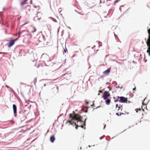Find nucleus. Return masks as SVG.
<instances>
[{"label": "nucleus", "mask_w": 150, "mask_h": 150, "mask_svg": "<svg viewBox=\"0 0 150 150\" xmlns=\"http://www.w3.org/2000/svg\"><path fill=\"white\" fill-rule=\"evenodd\" d=\"M69 117L71 118L70 121L68 120L66 123H69L70 124H74L76 125V128L77 129L78 127H81L83 128L86 126V121L87 119L85 118L84 121H83V117L78 114H69Z\"/></svg>", "instance_id": "1"}, {"label": "nucleus", "mask_w": 150, "mask_h": 150, "mask_svg": "<svg viewBox=\"0 0 150 150\" xmlns=\"http://www.w3.org/2000/svg\"><path fill=\"white\" fill-rule=\"evenodd\" d=\"M20 35V34H19V37L18 38L15 39L11 40L8 44V47H10L12 46L14 44L15 42L16 41L18 40V38L19 37Z\"/></svg>", "instance_id": "2"}, {"label": "nucleus", "mask_w": 150, "mask_h": 150, "mask_svg": "<svg viewBox=\"0 0 150 150\" xmlns=\"http://www.w3.org/2000/svg\"><path fill=\"white\" fill-rule=\"evenodd\" d=\"M148 32L149 34V38L147 40L146 44L148 47V49L150 51V28L148 30Z\"/></svg>", "instance_id": "3"}, {"label": "nucleus", "mask_w": 150, "mask_h": 150, "mask_svg": "<svg viewBox=\"0 0 150 150\" xmlns=\"http://www.w3.org/2000/svg\"><path fill=\"white\" fill-rule=\"evenodd\" d=\"M110 96V95L109 92L108 91H105L103 93L102 97L105 100L109 97Z\"/></svg>", "instance_id": "4"}, {"label": "nucleus", "mask_w": 150, "mask_h": 150, "mask_svg": "<svg viewBox=\"0 0 150 150\" xmlns=\"http://www.w3.org/2000/svg\"><path fill=\"white\" fill-rule=\"evenodd\" d=\"M117 98H120V100L119 101V102L122 103H125L127 101V98H125L123 96H121L120 97L118 96Z\"/></svg>", "instance_id": "5"}, {"label": "nucleus", "mask_w": 150, "mask_h": 150, "mask_svg": "<svg viewBox=\"0 0 150 150\" xmlns=\"http://www.w3.org/2000/svg\"><path fill=\"white\" fill-rule=\"evenodd\" d=\"M116 109L117 110L118 112H119V111L121 112V111L123 109V107L122 106L120 105H118V104H116Z\"/></svg>", "instance_id": "6"}, {"label": "nucleus", "mask_w": 150, "mask_h": 150, "mask_svg": "<svg viewBox=\"0 0 150 150\" xmlns=\"http://www.w3.org/2000/svg\"><path fill=\"white\" fill-rule=\"evenodd\" d=\"M13 111L14 115L15 117L16 116L17 108L15 104H13Z\"/></svg>", "instance_id": "7"}, {"label": "nucleus", "mask_w": 150, "mask_h": 150, "mask_svg": "<svg viewBox=\"0 0 150 150\" xmlns=\"http://www.w3.org/2000/svg\"><path fill=\"white\" fill-rule=\"evenodd\" d=\"M27 118L26 116H25L24 114L21 115L20 117V119L21 121H23L25 120Z\"/></svg>", "instance_id": "8"}, {"label": "nucleus", "mask_w": 150, "mask_h": 150, "mask_svg": "<svg viewBox=\"0 0 150 150\" xmlns=\"http://www.w3.org/2000/svg\"><path fill=\"white\" fill-rule=\"evenodd\" d=\"M110 68H108L107 70L103 72V74L104 75H108V74L110 72Z\"/></svg>", "instance_id": "9"}, {"label": "nucleus", "mask_w": 150, "mask_h": 150, "mask_svg": "<svg viewBox=\"0 0 150 150\" xmlns=\"http://www.w3.org/2000/svg\"><path fill=\"white\" fill-rule=\"evenodd\" d=\"M106 100L105 101V103L107 105H109L110 104V102H111V100L110 98H107L105 99Z\"/></svg>", "instance_id": "10"}, {"label": "nucleus", "mask_w": 150, "mask_h": 150, "mask_svg": "<svg viewBox=\"0 0 150 150\" xmlns=\"http://www.w3.org/2000/svg\"><path fill=\"white\" fill-rule=\"evenodd\" d=\"M55 140V138L54 136H52L50 137V141L51 142L53 143Z\"/></svg>", "instance_id": "11"}, {"label": "nucleus", "mask_w": 150, "mask_h": 150, "mask_svg": "<svg viewBox=\"0 0 150 150\" xmlns=\"http://www.w3.org/2000/svg\"><path fill=\"white\" fill-rule=\"evenodd\" d=\"M28 0H25L24 1H22L21 3V6H23L25 4H27V2L28 1Z\"/></svg>", "instance_id": "12"}, {"label": "nucleus", "mask_w": 150, "mask_h": 150, "mask_svg": "<svg viewBox=\"0 0 150 150\" xmlns=\"http://www.w3.org/2000/svg\"><path fill=\"white\" fill-rule=\"evenodd\" d=\"M124 113H122V112H120V111H119V112H118L116 113V115L118 116H120L121 115H124Z\"/></svg>", "instance_id": "13"}, {"label": "nucleus", "mask_w": 150, "mask_h": 150, "mask_svg": "<svg viewBox=\"0 0 150 150\" xmlns=\"http://www.w3.org/2000/svg\"><path fill=\"white\" fill-rule=\"evenodd\" d=\"M147 99V98H145L144 100V101L142 102V104L143 105H146L147 104V103H148V102H145V101H146V100Z\"/></svg>", "instance_id": "14"}, {"label": "nucleus", "mask_w": 150, "mask_h": 150, "mask_svg": "<svg viewBox=\"0 0 150 150\" xmlns=\"http://www.w3.org/2000/svg\"><path fill=\"white\" fill-rule=\"evenodd\" d=\"M37 82V78H35L33 80V82L35 85L36 84V83Z\"/></svg>", "instance_id": "15"}, {"label": "nucleus", "mask_w": 150, "mask_h": 150, "mask_svg": "<svg viewBox=\"0 0 150 150\" xmlns=\"http://www.w3.org/2000/svg\"><path fill=\"white\" fill-rule=\"evenodd\" d=\"M64 52L66 53L67 52V49L65 48V49H64Z\"/></svg>", "instance_id": "16"}, {"label": "nucleus", "mask_w": 150, "mask_h": 150, "mask_svg": "<svg viewBox=\"0 0 150 150\" xmlns=\"http://www.w3.org/2000/svg\"><path fill=\"white\" fill-rule=\"evenodd\" d=\"M59 12L60 13H61V12L62 11V8H60L59 9Z\"/></svg>", "instance_id": "17"}, {"label": "nucleus", "mask_w": 150, "mask_h": 150, "mask_svg": "<svg viewBox=\"0 0 150 150\" xmlns=\"http://www.w3.org/2000/svg\"><path fill=\"white\" fill-rule=\"evenodd\" d=\"M33 29H34V30L33 31V32H35L36 31V29L35 28H33Z\"/></svg>", "instance_id": "18"}, {"label": "nucleus", "mask_w": 150, "mask_h": 150, "mask_svg": "<svg viewBox=\"0 0 150 150\" xmlns=\"http://www.w3.org/2000/svg\"><path fill=\"white\" fill-rule=\"evenodd\" d=\"M147 52H149V55H150V51L149 50H148L147 51Z\"/></svg>", "instance_id": "19"}, {"label": "nucleus", "mask_w": 150, "mask_h": 150, "mask_svg": "<svg viewBox=\"0 0 150 150\" xmlns=\"http://www.w3.org/2000/svg\"><path fill=\"white\" fill-rule=\"evenodd\" d=\"M54 22H55L56 21V20H55V19L54 18H53V19L52 20Z\"/></svg>", "instance_id": "20"}, {"label": "nucleus", "mask_w": 150, "mask_h": 150, "mask_svg": "<svg viewBox=\"0 0 150 150\" xmlns=\"http://www.w3.org/2000/svg\"><path fill=\"white\" fill-rule=\"evenodd\" d=\"M119 100H118L117 99H116V100H115V102H116L117 101H119Z\"/></svg>", "instance_id": "21"}, {"label": "nucleus", "mask_w": 150, "mask_h": 150, "mask_svg": "<svg viewBox=\"0 0 150 150\" xmlns=\"http://www.w3.org/2000/svg\"><path fill=\"white\" fill-rule=\"evenodd\" d=\"M135 89H136V88H133V91H134L135 90Z\"/></svg>", "instance_id": "22"}, {"label": "nucleus", "mask_w": 150, "mask_h": 150, "mask_svg": "<svg viewBox=\"0 0 150 150\" xmlns=\"http://www.w3.org/2000/svg\"><path fill=\"white\" fill-rule=\"evenodd\" d=\"M108 88H110L109 87H108Z\"/></svg>", "instance_id": "23"}, {"label": "nucleus", "mask_w": 150, "mask_h": 150, "mask_svg": "<svg viewBox=\"0 0 150 150\" xmlns=\"http://www.w3.org/2000/svg\"><path fill=\"white\" fill-rule=\"evenodd\" d=\"M100 92H102L101 91H100Z\"/></svg>", "instance_id": "24"}, {"label": "nucleus", "mask_w": 150, "mask_h": 150, "mask_svg": "<svg viewBox=\"0 0 150 150\" xmlns=\"http://www.w3.org/2000/svg\"><path fill=\"white\" fill-rule=\"evenodd\" d=\"M105 127V125L104 127Z\"/></svg>", "instance_id": "25"}]
</instances>
